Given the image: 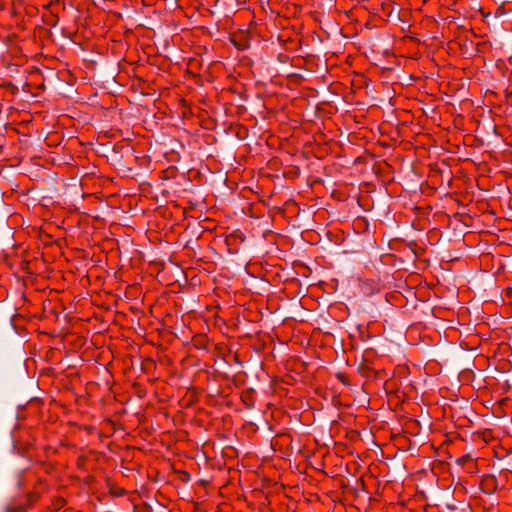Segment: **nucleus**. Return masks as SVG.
Wrapping results in <instances>:
<instances>
[{
	"mask_svg": "<svg viewBox=\"0 0 512 512\" xmlns=\"http://www.w3.org/2000/svg\"><path fill=\"white\" fill-rule=\"evenodd\" d=\"M338 379L343 383V384H347V379H346V376L342 373H338L337 375Z\"/></svg>",
	"mask_w": 512,
	"mask_h": 512,
	"instance_id": "obj_4",
	"label": "nucleus"
},
{
	"mask_svg": "<svg viewBox=\"0 0 512 512\" xmlns=\"http://www.w3.org/2000/svg\"><path fill=\"white\" fill-rule=\"evenodd\" d=\"M5 512H27V508L24 505H8L5 508Z\"/></svg>",
	"mask_w": 512,
	"mask_h": 512,
	"instance_id": "obj_2",
	"label": "nucleus"
},
{
	"mask_svg": "<svg viewBox=\"0 0 512 512\" xmlns=\"http://www.w3.org/2000/svg\"><path fill=\"white\" fill-rule=\"evenodd\" d=\"M47 492V482L44 479H38L33 487V490L26 495L28 506L34 505L41 498V496Z\"/></svg>",
	"mask_w": 512,
	"mask_h": 512,
	"instance_id": "obj_1",
	"label": "nucleus"
},
{
	"mask_svg": "<svg viewBox=\"0 0 512 512\" xmlns=\"http://www.w3.org/2000/svg\"><path fill=\"white\" fill-rule=\"evenodd\" d=\"M64 502H65V501H64L62 498H60V499H58V500L54 503V506H55L57 509H59V508L63 507Z\"/></svg>",
	"mask_w": 512,
	"mask_h": 512,
	"instance_id": "obj_3",
	"label": "nucleus"
},
{
	"mask_svg": "<svg viewBox=\"0 0 512 512\" xmlns=\"http://www.w3.org/2000/svg\"><path fill=\"white\" fill-rule=\"evenodd\" d=\"M508 401H509V400H508L507 398L502 399L501 401H499V402H498V405H499V406L504 405V404L508 403Z\"/></svg>",
	"mask_w": 512,
	"mask_h": 512,
	"instance_id": "obj_6",
	"label": "nucleus"
},
{
	"mask_svg": "<svg viewBox=\"0 0 512 512\" xmlns=\"http://www.w3.org/2000/svg\"><path fill=\"white\" fill-rule=\"evenodd\" d=\"M511 294H512V288H511V287H507V288L505 289V295H506V296H510Z\"/></svg>",
	"mask_w": 512,
	"mask_h": 512,
	"instance_id": "obj_5",
	"label": "nucleus"
}]
</instances>
